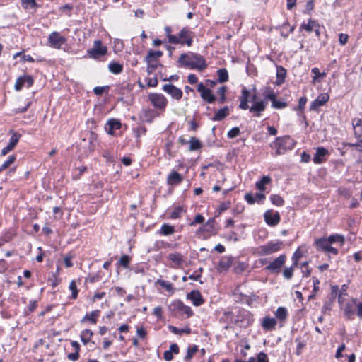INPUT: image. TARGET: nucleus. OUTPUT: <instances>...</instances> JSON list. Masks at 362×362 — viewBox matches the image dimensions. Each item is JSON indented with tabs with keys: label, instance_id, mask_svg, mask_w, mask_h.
<instances>
[{
	"label": "nucleus",
	"instance_id": "obj_2",
	"mask_svg": "<svg viewBox=\"0 0 362 362\" xmlns=\"http://www.w3.org/2000/svg\"><path fill=\"white\" fill-rule=\"evenodd\" d=\"M296 141L288 135L276 137L271 144V147L275 148V155L284 154L287 151L291 150L296 145Z\"/></svg>",
	"mask_w": 362,
	"mask_h": 362
},
{
	"label": "nucleus",
	"instance_id": "obj_23",
	"mask_svg": "<svg viewBox=\"0 0 362 362\" xmlns=\"http://www.w3.org/2000/svg\"><path fill=\"white\" fill-rule=\"evenodd\" d=\"M250 90H247L245 87H244L241 90V97L240 98V103L239 105V108L242 110H247L249 108L248 105V98L250 96Z\"/></svg>",
	"mask_w": 362,
	"mask_h": 362
},
{
	"label": "nucleus",
	"instance_id": "obj_25",
	"mask_svg": "<svg viewBox=\"0 0 362 362\" xmlns=\"http://www.w3.org/2000/svg\"><path fill=\"white\" fill-rule=\"evenodd\" d=\"M100 311L99 310H93L89 313H86V315L82 318L81 322L88 321L92 324H96L98 317H99Z\"/></svg>",
	"mask_w": 362,
	"mask_h": 362
},
{
	"label": "nucleus",
	"instance_id": "obj_58",
	"mask_svg": "<svg viewBox=\"0 0 362 362\" xmlns=\"http://www.w3.org/2000/svg\"><path fill=\"white\" fill-rule=\"evenodd\" d=\"M272 107H274L275 109H283L287 106V103L284 101H279V100H275L272 103Z\"/></svg>",
	"mask_w": 362,
	"mask_h": 362
},
{
	"label": "nucleus",
	"instance_id": "obj_6",
	"mask_svg": "<svg viewBox=\"0 0 362 362\" xmlns=\"http://www.w3.org/2000/svg\"><path fill=\"white\" fill-rule=\"evenodd\" d=\"M149 101L153 107L159 110H165L168 100L161 93H150L148 96Z\"/></svg>",
	"mask_w": 362,
	"mask_h": 362
},
{
	"label": "nucleus",
	"instance_id": "obj_55",
	"mask_svg": "<svg viewBox=\"0 0 362 362\" xmlns=\"http://www.w3.org/2000/svg\"><path fill=\"white\" fill-rule=\"evenodd\" d=\"M37 307V300H30L29 302L28 305L27 306L25 309V313L29 314L30 313H33L36 308Z\"/></svg>",
	"mask_w": 362,
	"mask_h": 362
},
{
	"label": "nucleus",
	"instance_id": "obj_14",
	"mask_svg": "<svg viewBox=\"0 0 362 362\" xmlns=\"http://www.w3.org/2000/svg\"><path fill=\"white\" fill-rule=\"evenodd\" d=\"M329 155V152L324 147H318L313 157V162L315 164H321L327 160V156Z\"/></svg>",
	"mask_w": 362,
	"mask_h": 362
},
{
	"label": "nucleus",
	"instance_id": "obj_39",
	"mask_svg": "<svg viewBox=\"0 0 362 362\" xmlns=\"http://www.w3.org/2000/svg\"><path fill=\"white\" fill-rule=\"evenodd\" d=\"M218 80L220 83H225L228 81V73L226 69H220L217 71Z\"/></svg>",
	"mask_w": 362,
	"mask_h": 362
},
{
	"label": "nucleus",
	"instance_id": "obj_18",
	"mask_svg": "<svg viewBox=\"0 0 362 362\" xmlns=\"http://www.w3.org/2000/svg\"><path fill=\"white\" fill-rule=\"evenodd\" d=\"M187 298L192 300L194 306H200L204 303V299L201 293L197 290H193L187 294Z\"/></svg>",
	"mask_w": 362,
	"mask_h": 362
},
{
	"label": "nucleus",
	"instance_id": "obj_45",
	"mask_svg": "<svg viewBox=\"0 0 362 362\" xmlns=\"http://www.w3.org/2000/svg\"><path fill=\"white\" fill-rule=\"evenodd\" d=\"M156 284L165 288L167 291H173V285L170 282L162 279H158Z\"/></svg>",
	"mask_w": 362,
	"mask_h": 362
},
{
	"label": "nucleus",
	"instance_id": "obj_19",
	"mask_svg": "<svg viewBox=\"0 0 362 362\" xmlns=\"http://www.w3.org/2000/svg\"><path fill=\"white\" fill-rule=\"evenodd\" d=\"M168 259L173 263V267H180L185 262L184 256L178 252L170 253L168 255Z\"/></svg>",
	"mask_w": 362,
	"mask_h": 362
},
{
	"label": "nucleus",
	"instance_id": "obj_38",
	"mask_svg": "<svg viewBox=\"0 0 362 362\" xmlns=\"http://www.w3.org/2000/svg\"><path fill=\"white\" fill-rule=\"evenodd\" d=\"M10 134H11V136L9 139L8 145L10 146L13 149L16 144L18 143L19 139L21 137V135L12 130L10 132Z\"/></svg>",
	"mask_w": 362,
	"mask_h": 362
},
{
	"label": "nucleus",
	"instance_id": "obj_13",
	"mask_svg": "<svg viewBox=\"0 0 362 362\" xmlns=\"http://www.w3.org/2000/svg\"><path fill=\"white\" fill-rule=\"evenodd\" d=\"M163 90L177 100H180L182 97V90L173 84H165L163 86Z\"/></svg>",
	"mask_w": 362,
	"mask_h": 362
},
{
	"label": "nucleus",
	"instance_id": "obj_26",
	"mask_svg": "<svg viewBox=\"0 0 362 362\" xmlns=\"http://www.w3.org/2000/svg\"><path fill=\"white\" fill-rule=\"evenodd\" d=\"M161 56H163V52L159 51V50L154 51V50L151 49L148 52V54H147V56L145 57L144 60L146 63H150V62L158 63V60Z\"/></svg>",
	"mask_w": 362,
	"mask_h": 362
},
{
	"label": "nucleus",
	"instance_id": "obj_28",
	"mask_svg": "<svg viewBox=\"0 0 362 362\" xmlns=\"http://www.w3.org/2000/svg\"><path fill=\"white\" fill-rule=\"evenodd\" d=\"M240 316L244 317L243 320H240V321L242 322L243 326H245V327L249 326V325H252L254 322L252 315L251 314L250 312H249L247 310H243L240 313ZM238 321H239V319L238 320Z\"/></svg>",
	"mask_w": 362,
	"mask_h": 362
},
{
	"label": "nucleus",
	"instance_id": "obj_52",
	"mask_svg": "<svg viewBox=\"0 0 362 362\" xmlns=\"http://www.w3.org/2000/svg\"><path fill=\"white\" fill-rule=\"evenodd\" d=\"M226 91H227V88L224 86L220 87L218 89L217 92H218V95H220V98L218 100L220 103H223L226 100Z\"/></svg>",
	"mask_w": 362,
	"mask_h": 362
},
{
	"label": "nucleus",
	"instance_id": "obj_48",
	"mask_svg": "<svg viewBox=\"0 0 362 362\" xmlns=\"http://www.w3.org/2000/svg\"><path fill=\"white\" fill-rule=\"evenodd\" d=\"M327 239L329 241L330 244L334 243L335 242H339L341 245H343L344 243V237L342 235L339 234L331 235L330 236H329Z\"/></svg>",
	"mask_w": 362,
	"mask_h": 362
},
{
	"label": "nucleus",
	"instance_id": "obj_40",
	"mask_svg": "<svg viewBox=\"0 0 362 362\" xmlns=\"http://www.w3.org/2000/svg\"><path fill=\"white\" fill-rule=\"evenodd\" d=\"M233 314L230 311H225L223 316L219 319L221 323L230 324L233 322Z\"/></svg>",
	"mask_w": 362,
	"mask_h": 362
},
{
	"label": "nucleus",
	"instance_id": "obj_59",
	"mask_svg": "<svg viewBox=\"0 0 362 362\" xmlns=\"http://www.w3.org/2000/svg\"><path fill=\"white\" fill-rule=\"evenodd\" d=\"M240 129L238 127H233L227 134V136L230 139L235 138L240 134Z\"/></svg>",
	"mask_w": 362,
	"mask_h": 362
},
{
	"label": "nucleus",
	"instance_id": "obj_1",
	"mask_svg": "<svg viewBox=\"0 0 362 362\" xmlns=\"http://www.w3.org/2000/svg\"><path fill=\"white\" fill-rule=\"evenodd\" d=\"M180 66L202 71L207 67L206 61L200 54L189 52L182 54L177 61Z\"/></svg>",
	"mask_w": 362,
	"mask_h": 362
},
{
	"label": "nucleus",
	"instance_id": "obj_9",
	"mask_svg": "<svg viewBox=\"0 0 362 362\" xmlns=\"http://www.w3.org/2000/svg\"><path fill=\"white\" fill-rule=\"evenodd\" d=\"M264 221L269 226H276L280 222L281 217L278 211L273 212L272 210H267L264 214Z\"/></svg>",
	"mask_w": 362,
	"mask_h": 362
},
{
	"label": "nucleus",
	"instance_id": "obj_46",
	"mask_svg": "<svg viewBox=\"0 0 362 362\" xmlns=\"http://www.w3.org/2000/svg\"><path fill=\"white\" fill-rule=\"evenodd\" d=\"M198 351V346L194 345L192 347L187 349V355L185 357V361L189 362V360L193 357L194 354Z\"/></svg>",
	"mask_w": 362,
	"mask_h": 362
},
{
	"label": "nucleus",
	"instance_id": "obj_41",
	"mask_svg": "<svg viewBox=\"0 0 362 362\" xmlns=\"http://www.w3.org/2000/svg\"><path fill=\"white\" fill-rule=\"evenodd\" d=\"M270 200L271 202L276 206H281L284 204V200L279 194H272L270 196Z\"/></svg>",
	"mask_w": 362,
	"mask_h": 362
},
{
	"label": "nucleus",
	"instance_id": "obj_64",
	"mask_svg": "<svg viewBox=\"0 0 362 362\" xmlns=\"http://www.w3.org/2000/svg\"><path fill=\"white\" fill-rule=\"evenodd\" d=\"M256 362H269L267 355L264 352H260L257 356Z\"/></svg>",
	"mask_w": 362,
	"mask_h": 362
},
{
	"label": "nucleus",
	"instance_id": "obj_37",
	"mask_svg": "<svg viewBox=\"0 0 362 362\" xmlns=\"http://www.w3.org/2000/svg\"><path fill=\"white\" fill-rule=\"evenodd\" d=\"M93 335V332L88 329H86L81 332V340L84 344H87L88 342L90 341V339Z\"/></svg>",
	"mask_w": 362,
	"mask_h": 362
},
{
	"label": "nucleus",
	"instance_id": "obj_53",
	"mask_svg": "<svg viewBox=\"0 0 362 362\" xmlns=\"http://www.w3.org/2000/svg\"><path fill=\"white\" fill-rule=\"evenodd\" d=\"M183 211V209L181 206H177L174 209V210L170 213V218L172 219H176L180 218L182 212Z\"/></svg>",
	"mask_w": 362,
	"mask_h": 362
},
{
	"label": "nucleus",
	"instance_id": "obj_54",
	"mask_svg": "<svg viewBox=\"0 0 362 362\" xmlns=\"http://www.w3.org/2000/svg\"><path fill=\"white\" fill-rule=\"evenodd\" d=\"M129 262L130 258L127 255H122L119 260V264L124 268H127L129 267Z\"/></svg>",
	"mask_w": 362,
	"mask_h": 362
},
{
	"label": "nucleus",
	"instance_id": "obj_31",
	"mask_svg": "<svg viewBox=\"0 0 362 362\" xmlns=\"http://www.w3.org/2000/svg\"><path fill=\"white\" fill-rule=\"evenodd\" d=\"M229 115V109L228 107H224L218 110L212 118L214 121H221Z\"/></svg>",
	"mask_w": 362,
	"mask_h": 362
},
{
	"label": "nucleus",
	"instance_id": "obj_47",
	"mask_svg": "<svg viewBox=\"0 0 362 362\" xmlns=\"http://www.w3.org/2000/svg\"><path fill=\"white\" fill-rule=\"evenodd\" d=\"M311 72L315 74L313 78V83H315V82L318 81L320 78H323L327 75L325 72L320 73L319 69L317 67L313 68L311 69Z\"/></svg>",
	"mask_w": 362,
	"mask_h": 362
},
{
	"label": "nucleus",
	"instance_id": "obj_3",
	"mask_svg": "<svg viewBox=\"0 0 362 362\" xmlns=\"http://www.w3.org/2000/svg\"><path fill=\"white\" fill-rule=\"evenodd\" d=\"M169 308L173 315L178 317L184 314L187 318L192 317L194 313L189 306L185 305L181 300H176L173 301L169 306Z\"/></svg>",
	"mask_w": 362,
	"mask_h": 362
},
{
	"label": "nucleus",
	"instance_id": "obj_35",
	"mask_svg": "<svg viewBox=\"0 0 362 362\" xmlns=\"http://www.w3.org/2000/svg\"><path fill=\"white\" fill-rule=\"evenodd\" d=\"M189 150L190 151H194L197 150H199L202 148V143L201 141L197 139L196 137H191L189 141Z\"/></svg>",
	"mask_w": 362,
	"mask_h": 362
},
{
	"label": "nucleus",
	"instance_id": "obj_24",
	"mask_svg": "<svg viewBox=\"0 0 362 362\" xmlns=\"http://www.w3.org/2000/svg\"><path fill=\"white\" fill-rule=\"evenodd\" d=\"M327 238H320L315 240V246L317 250L327 251L330 246Z\"/></svg>",
	"mask_w": 362,
	"mask_h": 362
},
{
	"label": "nucleus",
	"instance_id": "obj_43",
	"mask_svg": "<svg viewBox=\"0 0 362 362\" xmlns=\"http://www.w3.org/2000/svg\"><path fill=\"white\" fill-rule=\"evenodd\" d=\"M169 329L171 332L175 334H182V333L190 334L191 329L189 327H185V329H179L175 326H170Z\"/></svg>",
	"mask_w": 362,
	"mask_h": 362
},
{
	"label": "nucleus",
	"instance_id": "obj_32",
	"mask_svg": "<svg viewBox=\"0 0 362 362\" xmlns=\"http://www.w3.org/2000/svg\"><path fill=\"white\" fill-rule=\"evenodd\" d=\"M109 71L114 74H119L123 71V65L117 62L112 61L108 65Z\"/></svg>",
	"mask_w": 362,
	"mask_h": 362
},
{
	"label": "nucleus",
	"instance_id": "obj_4",
	"mask_svg": "<svg viewBox=\"0 0 362 362\" xmlns=\"http://www.w3.org/2000/svg\"><path fill=\"white\" fill-rule=\"evenodd\" d=\"M283 246L284 242L282 240H276L270 241L265 245L259 246L258 247V253L262 256L269 255L281 250Z\"/></svg>",
	"mask_w": 362,
	"mask_h": 362
},
{
	"label": "nucleus",
	"instance_id": "obj_51",
	"mask_svg": "<svg viewBox=\"0 0 362 362\" xmlns=\"http://www.w3.org/2000/svg\"><path fill=\"white\" fill-rule=\"evenodd\" d=\"M296 267V266H294L293 264L290 267H286L283 272L284 277L286 279H291L293 276V270Z\"/></svg>",
	"mask_w": 362,
	"mask_h": 362
},
{
	"label": "nucleus",
	"instance_id": "obj_17",
	"mask_svg": "<svg viewBox=\"0 0 362 362\" xmlns=\"http://www.w3.org/2000/svg\"><path fill=\"white\" fill-rule=\"evenodd\" d=\"M267 105V101H258L255 102L253 105L250 107V112H254V116L259 117L261 112L264 111Z\"/></svg>",
	"mask_w": 362,
	"mask_h": 362
},
{
	"label": "nucleus",
	"instance_id": "obj_61",
	"mask_svg": "<svg viewBox=\"0 0 362 362\" xmlns=\"http://www.w3.org/2000/svg\"><path fill=\"white\" fill-rule=\"evenodd\" d=\"M230 206V202H226L221 203L218 206V214H221L222 212L226 211L229 209Z\"/></svg>",
	"mask_w": 362,
	"mask_h": 362
},
{
	"label": "nucleus",
	"instance_id": "obj_33",
	"mask_svg": "<svg viewBox=\"0 0 362 362\" xmlns=\"http://www.w3.org/2000/svg\"><path fill=\"white\" fill-rule=\"evenodd\" d=\"M274 315L277 320L284 322L288 317V310L285 307H279Z\"/></svg>",
	"mask_w": 362,
	"mask_h": 362
},
{
	"label": "nucleus",
	"instance_id": "obj_60",
	"mask_svg": "<svg viewBox=\"0 0 362 362\" xmlns=\"http://www.w3.org/2000/svg\"><path fill=\"white\" fill-rule=\"evenodd\" d=\"M303 256V254L302 252L300 251L299 249H298L293 255V257H292V260H293V264H294V266H297L298 265V259Z\"/></svg>",
	"mask_w": 362,
	"mask_h": 362
},
{
	"label": "nucleus",
	"instance_id": "obj_16",
	"mask_svg": "<svg viewBox=\"0 0 362 362\" xmlns=\"http://www.w3.org/2000/svg\"><path fill=\"white\" fill-rule=\"evenodd\" d=\"M329 95L327 93L319 95L311 103L310 110H317L319 107L322 106L329 100Z\"/></svg>",
	"mask_w": 362,
	"mask_h": 362
},
{
	"label": "nucleus",
	"instance_id": "obj_42",
	"mask_svg": "<svg viewBox=\"0 0 362 362\" xmlns=\"http://www.w3.org/2000/svg\"><path fill=\"white\" fill-rule=\"evenodd\" d=\"M16 160L15 155L9 156L8 159L0 166V173L7 169Z\"/></svg>",
	"mask_w": 362,
	"mask_h": 362
},
{
	"label": "nucleus",
	"instance_id": "obj_49",
	"mask_svg": "<svg viewBox=\"0 0 362 362\" xmlns=\"http://www.w3.org/2000/svg\"><path fill=\"white\" fill-rule=\"evenodd\" d=\"M21 4L24 9L34 8L37 6L35 0H21Z\"/></svg>",
	"mask_w": 362,
	"mask_h": 362
},
{
	"label": "nucleus",
	"instance_id": "obj_29",
	"mask_svg": "<svg viewBox=\"0 0 362 362\" xmlns=\"http://www.w3.org/2000/svg\"><path fill=\"white\" fill-rule=\"evenodd\" d=\"M286 75V69L279 66L276 67V81L275 83L277 86H281L285 81Z\"/></svg>",
	"mask_w": 362,
	"mask_h": 362
},
{
	"label": "nucleus",
	"instance_id": "obj_8",
	"mask_svg": "<svg viewBox=\"0 0 362 362\" xmlns=\"http://www.w3.org/2000/svg\"><path fill=\"white\" fill-rule=\"evenodd\" d=\"M66 41V38L57 31L51 33L48 37L49 45L58 49L61 48L62 45L64 44Z\"/></svg>",
	"mask_w": 362,
	"mask_h": 362
},
{
	"label": "nucleus",
	"instance_id": "obj_22",
	"mask_svg": "<svg viewBox=\"0 0 362 362\" xmlns=\"http://www.w3.org/2000/svg\"><path fill=\"white\" fill-rule=\"evenodd\" d=\"M276 320L270 317H264L262 321V327L266 331H271L275 329Z\"/></svg>",
	"mask_w": 362,
	"mask_h": 362
},
{
	"label": "nucleus",
	"instance_id": "obj_30",
	"mask_svg": "<svg viewBox=\"0 0 362 362\" xmlns=\"http://www.w3.org/2000/svg\"><path fill=\"white\" fill-rule=\"evenodd\" d=\"M317 27H320V25L317 23V22L316 21H315V20L309 19L307 23L303 22L300 25V30H305L307 32L310 33V32H312L313 30V29L315 28H317Z\"/></svg>",
	"mask_w": 362,
	"mask_h": 362
},
{
	"label": "nucleus",
	"instance_id": "obj_7",
	"mask_svg": "<svg viewBox=\"0 0 362 362\" xmlns=\"http://www.w3.org/2000/svg\"><path fill=\"white\" fill-rule=\"evenodd\" d=\"M178 42L177 44L187 45L188 47L192 46L193 42V32L189 30V28L185 27L183 28L179 33L178 35Z\"/></svg>",
	"mask_w": 362,
	"mask_h": 362
},
{
	"label": "nucleus",
	"instance_id": "obj_15",
	"mask_svg": "<svg viewBox=\"0 0 362 362\" xmlns=\"http://www.w3.org/2000/svg\"><path fill=\"white\" fill-rule=\"evenodd\" d=\"M25 84H27L28 87L33 86V78L31 76L24 75L18 77L15 83V90L17 91L21 90Z\"/></svg>",
	"mask_w": 362,
	"mask_h": 362
},
{
	"label": "nucleus",
	"instance_id": "obj_36",
	"mask_svg": "<svg viewBox=\"0 0 362 362\" xmlns=\"http://www.w3.org/2000/svg\"><path fill=\"white\" fill-rule=\"evenodd\" d=\"M159 233L163 235H170L175 233V228L171 225L164 223L162 225Z\"/></svg>",
	"mask_w": 362,
	"mask_h": 362
},
{
	"label": "nucleus",
	"instance_id": "obj_56",
	"mask_svg": "<svg viewBox=\"0 0 362 362\" xmlns=\"http://www.w3.org/2000/svg\"><path fill=\"white\" fill-rule=\"evenodd\" d=\"M109 86H96L93 88V93L96 95H101L105 91H108Z\"/></svg>",
	"mask_w": 362,
	"mask_h": 362
},
{
	"label": "nucleus",
	"instance_id": "obj_62",
	"mask_svg": "<svg viewBox=\"0 0 362 362\" xmlns=\"http://www.w3.org/2000/svg\"><path fill=\"white\" fill-rule=\"evenodd\" d=\"M204 221V218L201 214L196 215L194 221L189 223L191 226H194L197 223H202Z\"/></svg>",
	"mask_w": 362,
	"mask_h": 362
},
{
	"label": "nucleus",
	"instance_id": "obj_5",
	"mask_svg": "<svg viewBox=\"0 0 362 362\" xmlns=\"http://www.w3.org/2000/svg\"><path fill=\"white\" fill-rule=\"evenodd\" d=\"M107 52V47L103 45L100 40L95 41L93 47L91 49H88L89 57L95 59H100L101 57L105 56Z\"/></svg>",
	"mask_w": 362,
	"mask_h": 362
},
{
	"label": "nucleus",
	"instance_id": "obj_27",
	"mask_svg": "<svg viewBox=\"0 0 362 362\" xmlns=\"http://www.w3.org/2000/svg\"><path fill=\"white\" fill-rule=\"evenodd\" d=\"M107 126H108L109 129L107 130L109 134H114L115 131L117 129H119L122 127L121 122L116 119H110L107 122Z\"/></svg>",
	"mask_w": 362,
	"mask_h": 362
},
{
	"label": "nucleus",
	"instance_id": "obj_63",
	"mask_svg": "<svg viewBox=\"0 0 362 362\" xmlns=\"http://www.w3.org/2000/svg\"><path fill=\"white\" fill-rule=\"evenodd\" d=\"M256 202L258 204H262L266 197L265 194L262 192L255 193L254 195Z\"/></svg>",
	"mask_w": 362,
	"mask_h": 362
},
{
	"label": "nucleus",
	"instance_id": "obj_11",
	"mask_svg": "<svg viewBox=\"0 0 362 362\" xmlns=\"http://www.w3.org/2000/svg\"><path fill=\"white\" fill-rule=\"evenodd\" d=\"M197 90L200 93L202 98L206 102L213 103L216 100V97L211 93V90L206 88L202 83L198 85Z\"/></svg>",
	"mask_w": 362,
	"mask_h": 362
},
{
	"label": "nucleus",
	"instance_id": "obj_57",
	"mask_svg": "<svg viewBox=\"0 0 362 362\" xmlns=\"http://www.w3.org/2000/svg\"><path fill=\"white\" fill-rule=\"evenodd\" d=\"M147 64L148 66L146 68V71L148 74H152L158 68V66H162L160 64L156 62H150L147 63Z\"/></svg>",
	"mask_w": 362,
	"mask_h": 362
},
{
	"label": "nucleus",
	"instance_id": "obj_21",
	"mask_svg": "<svg viewBox=\"0 0 362 362\" xmlns=\"http://www.w3.org/2000/svg\"><path fill=\"white\" fill-rule=\"evenodd\" d=\"M356 298H352L351 303H347L344 308V314L349 320H351L354 315V306L356 305Z\"/></svg>",
	"mask_w": 362,
	"mask_h": 362
},
{
	"label": "nucleus",
	"instance_id": "obj_50",
	"mask_svg": "<svg viewBox=\"0 0 362 362\" xmlns=\"http://www.w3.org/2000/svg\"><path fill=\"white\" fill-rule=\"evenodd\" d=\"M69 290L71 291V298L76 299L78 297V290L77 289L76 284L74 280L71 281L69 286Z\"/></svg>",
	"mask_w": 362,
	"mask_h": 362
},
{
	"label": "nucleus",
	"instance_id": "obj_20",
	"mask_svg": "<svg viewBox=\"0 0 362 362\" xmlns=\"http://www.w3.org/2000/svg\"><path fill=\"white\" fill-rule=\"evenodd\" d=\"M183 180L182 176L176 171L171 172L167 177V183L169 185H177Z\"/></svg>",
	"mask_w": 362,
	"mask_h": 362
},
{
	"label": "nucleus",
	"instance_id": "obj_10",
	"mask_svg": "<svg viewBox=\"0 0 362 362\" xmlns=\"http://www.w3.org/2000/svg\"><path fill=\"white\" fill-rule=\"evenodd\" d=\"M286 256L285 255H281L275 259H274L268 266L266 267V269L272 272H279L281 268L285 264Z\"/></svg>",
	"mask_w": 362,
	"mask_h": 362
},
{
	"label": "nucleus",
	"instance_id": "obj_34",
	"mask_svg": "<svg viewBox=\"0 0 362 362\" xmlns=\"http://www.w3.org/2000/svg\"><path fill=\"white\" fill-rule=\"evenodd\" d=\"M272 181L271 177L269 175L263 176L261 180L255 183V187L260 191L265 190V185L270 183Z\"/></svg>",
	"mask_w": 362,
	"mask_h": 362
},
{
	"label": "nucleus",
	"instance_id": "obj_12",
	"mask_svg": "<svg viewBox=\"0 0 362 362\" xmlns=\"http://www.w3.org/2000/svg\"><path fill=\"white\" fill-rule=\"evenodd\" d=\"M233 261V257L232 256L222 257L216 267V270L219 273L227 272L231 267Z\"/></svg>",
	"mask_w": 362,
	"mask_h": 362
},
{
	"label": "nucleus",
	"instance_id": "obj_44",
	"mask_svg": "<svg viewBox=\"0 0 362 362\" xmlns=\"http://www.w3.org/2000/svg\"><path fill=\"white\" fill-rule=\"evenodd\" d=\"M165 32L168 37V42L172 44H177L178 42V37L171 35V28L168 26L165 28Z\"/></svg>",
	"mask_w": 362,
	"mask_h": 362
}]
</instances>
